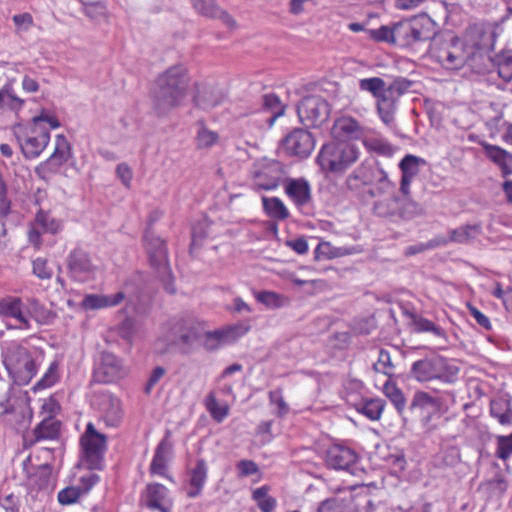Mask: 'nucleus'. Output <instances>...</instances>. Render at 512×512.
<instances>
[{
	"mask_svg": "<svg viewBox=\"0 0 512 512\" xmlns=\"http://www.w3.org/2000/svg\"><path fill=\"white\" fill-rule=\"evenodd\" d=\"M190 84L188 70L175 65L161 73L152 91V111L158 117L167 116L178 108L187 96Z\"/></svg>",
	"mask_w": 512,
	"mask_h": 512,
	"instance_id": "f257e3e1",
	"label": "nucleus"
},
{
	"mask_svg": "<svg viewBox=\"0 0 512 512\" xmlns=\"http://www.w3.org/2000/svg\"><path fill=\"white\" fill-rule=\"evenodd\" d=\"M40 353L17 343H6L1 347L2 363L13 383L27 385L35 377L41 363Z\"/></svg>",
	"mask_w": 512,
	"mask_h": 512,
	"instance_id": "f03ea898",
	"label": "nucleus"
},
{
	"mask_svg": "<svg viewBox=\"0 0 512 512\" xmlns=\"http://www.w3.org/2000/svg\"><path fill=\"white\" fill-rule=\"evenodd\" d=\"M459 367L451 360L433 355L415 361L410 369V375L418 382L440 380L443 383H454L459 374Z\"/></svg>",
	"mask_w": 512,
	"mask_h": 512,
	"instance_id": "7ed1b4c3",
	"label": "nucleus"
},
{
	"mask_svg": "<svg viewBox=\"0 0 512 512\" xmlns=\"http://www.w3.org/2000/svg\"><path fill=\"white\" fill-rule=\"evenodd\" d=\"M347 188L351 191H359L364 186H374L369 191L372 197L388 193L394 188L389 180L386 171L380 166L379 162L369 164L362 162L346 179Z\"/></svg>",
	"mask_w": 512,
	"mask_h": 512,
	"instance_id": "20e7f679",
	"label": "nucleus"
},
{
	"mask_svg": "<svg viewBox=\"0 0 512 512\" xmlns=\"http://www.w3.org/2000/svg\"><path fill=\"white\" fill-rule=\"evenodd\" d=\"M436 34V23L426 14L394 24L395 45L399 47H410L419 42L432 40Z\"/></svg>",
	"mask_w": 512,
	"mask_h": 512,
	"instance_id": "39448f33",
	"label": "nucleus"
},
{
	"mask_svg": "<svg viewBox=\"0 0 512 512\" xmlns=\"http://www.w3.org/2000/svg\"><path fill=\"white\" fill-rule=\"evenodd\" d=\"M360 156L357 145L350 142H332L325 144L317 156L322 169L332 173H342L354 164Z\"/></svg>",
	"mask_w": 512,
	"mask_h": 512,
	"instance_id": "423d86ee",
	"label": "nucleus"
},
{
	"mask_svg": "<svg viewBox=\"0 0 512 512\" xmlns=\"http://www.w3.org/2000/svg\"><path fill=\"white\" fill-rule=\"evenodd\" d=\"M494 41L495 34L492 31L477 30L475 37L465 43L468 56L465 66L478 74L491 72V66H493L491 51L494 48Z\"/></svg>",
	"mask_w": 512,
	"mask_h": 512,
	"instance_id": "0eeeda50",
	"label": "nucleus"
},
{
	"mask_svg": "<svg viewBox=\"0 0 512 512\" xmlns=\"http://www.w3.org/2000/svg\"><path fill=\"white\" fill-rule=\"evenodd\" d=\"M13 134L26 159H34L41 155L50 141V131L45 125L32 123L16 124Z\"/></svg>",
	"mask_w": 512,
	"mask_h": 512,
	"instance_id": "6e6552de",
	"label": "nucleus"
},
{
	"mask_svg": "<svg viewBox=\"0 0 512 512\" xmlns=\"http://www.w3.org/2000/svg\"><path fill=\"white\" fill-rule=\"evenodd\" d=\"M82 461L90 470H101L107 449V436L97 431L93 423H88L80 437Z\"/></svg>",
	"mask_w": 512,
	"mask_h": 512,
	"instance_id": "1a4fd4ad",
	"label": "nucleus"
},
{
	"mask_svg": "<svg viewBox=\"0 0 512 512\" xmlns=\"http://www.w3.org/2000/svg\"><path fill=\"white\" fill-rule=\"evenodd\" d=\"M432 55L445 69L459 70L467 63L465 44L458 37L452 36L444 40L441 46H432Z\"/></svg>",
	"mask_w": 512,
	"mask_h": 512,
	"instance_id": "9d476101",
	"label": "nucleus"
},
{
	"mask_svg": "<svg viewBox=\"0 0 512 512\" xmlns=\"http://www.w3.org/2000/svg\"><path fill=\"white\" fill-rule=\"evenodd\" d=\"M330 105L320 95H309L304 97L297 105V114L306 127H319L324 124L330 116Z\"/></svg>",
	"mask_w": 512,
	"mask_h": 512,
	"instance_id": "9b49d317",
	"label": "nucleus"
},
{
	"mask_svg": "<svg viewBox=\"0 0 512 512\" xmlns=\"http://www.w3.org/2000/svg\"><path fill=\"white\" fill-rule=\"evenodd\" d=\"M282 151L290 157L305 159L315 148V139L306 129L295 128L281 142Z\"/></svg>",
	"mask_w": 512,
	"mask_h": 512,
	"instance_id": "f8f14e48",
	"label": "nucleus"
},
{
	"mask_svg": "<svg viewBox=\"0 0 512 512\" xmlns=\"http://www.w3.org/2000/svg\"><path fill=\"white\" fill-rule=\"evenodd\" d=\"M283 167L275 160L263 161L254 166L252 180L254 190H274L283 178Z\"/></svg>",
	"mask_w": 512,
	"mask_h": 512,
	"instance_id": "ddd939ff",
	"label": "nucleus"
},
{
	"mask_svg": "<svg viewBox=\"0 0 512 512\" xmlns=\"http://www.w3.org/2000/svg\"><path fill=\"white\" fill-rule=\"evenodd\" d=\"M172 344L182 354L191 353L203 337V331L199 324L192 320H179L173 329Z\"/></svg>",
	"mask_w": 512,
	"mask_h": 512,
	"instance_id": "4468645a",
	"label": "nucleus"
},
{
	"mask_svg": "<svg viewBox=\"0 0 512 512\" xmlns=\"http://www.w3.org/2000/svg\"><path fill=\"white\" fill-rule=\"evenodd\" d=\"M126 374L123 362L111 352L104 351L95 362L93 379L98 383H113Z\"/></svg>",
	"mask_w": 512,
	"mask_h": 512,
	"instance_id": "2eb2a0df",
	"label": "nucleus"
},
{
	"mask_svg": "<svg viewBox=\"0 0 512 512\" xmlns=\"http://www.w3.org/2000/svg\"><path fill=\"white\" fill-rule=\"evenodd\" d=\"M143 239L151 265L157 269V271L166 273L168 271L169 262L165 241L155 235L151 229H146Z\"/></svg>",
	"mask_w": 512,
	"mask_h": 512,
	"instance_id": "dca6fc26",
	"label": "nucleus"
},
{
	"mask_svg": "<svg viewBox=\"0 0 512 512\" xmlns=\"http://www.w3.org/2000/svg\"><path fill=\"white\" fill-rule=\"evenodd\" d=\"M94 404L108 426H117L123 416L120 400L108 391H99L94 396Z\"/></svg>",
	"mask_w": 512,
	"mask_h": 512,
	"instance_id": "f3484780",
	"label": "nucleus"
},
{
	"mask_svg": "<svg viewBox=\"0 0 512 512\" xmlns=\"http://www.w3.org/2000/svg\"><path fill=\"white\" fill-rule=\"evenodd\" d=\"M67 268L70 277L79 282L88 280L95 270L88 253L82 249H75L69 254Z\"/></svg>",
	"mask_w": 512,
	"mask_h": 512,
	"instance_id": "a211bd4d",
	"label": "nucleus"
},
{
	"mask_svg": "<svg viewBox=\"0 0 512 512\" xmlns=\"http://www.w3.org/2000/svg\"><path fill=\"white\" fill-rule=\"evenodd\" d=\"M357 459L353 449L341 444L330 446L325 454L326 465L335 470L350 471Z\"/></svg>",
	"mask_w": 512,
	"mask_h": 512,
	"instance_id": "6ab92c4d",
	"label": "nucleus"
},
{
	"mask_svg": "<svg viewBox=\"0 0 512 512\" xmlns=\"http://www.w3.org/2000/svg\"><path fill=\"white\" fill-rule=\"evenodd\" d=\"M0 316L12 318L17 322L19 329L31 327L29 318L26 315V302L18 297H5L0 299Z\"/></svg>",
	"mask_w": 512,
	"mask_h": 512,
	"instance_id": "aec40b11",
	"label": "nucleus"
},
{
	"mask_svg": "<svg viewBox=\"0 0 512 512\" xmlns=\"http://www.w3.org/2000/svg\"><path fill=\"white\" fill-rule=\"evenodd\" d=\"M367 129L350 116L338 118L332 127V135L338 142L361 140Z\"/></svg>",
	"mask_w": 512,
	"mask_h": 512,
	"instance_id": "412c9836",
	"label": "nucleus"
},
{
	"mask_svg": "<svg viewBox=\"0 0 512 512\" xmlns=\"http://www.w3.org/2000/svg\"><path fill=\"white\" fill-rule=\"evenodd\" d=\"M142 503L150 510L168 512L171 506L168 489L159 483L148 484L142 497Z\"/></svg>",
	"mask_w": 512,
	"mask_h": 512,
	"instance_id": "4be33fe9",
	"label": "nucleus"
},
{
	"mask_svg": "<svg viewBox=\"0 0 512 512\" xmlns=\"http://www.w3.org/2000/svg\"><path fill=\"white\" fill-rule=\"evenodd\" d=\"M246 331L247 329H244L242 326H235L227 329L205 332L203 333V345L206 350L214 351L222 345L235 341L237 337L244 335Z\"/></svg>",
	"mask_w": 512,
	"mask_h": 512,
	"instance_id": "5701e85b",
	"label": "nucleus"
},
{
	"mask_svg": "<svg viewBox=\"0 0 512 512\" xmlns=\"http://www.w3.org/2000/svg\"><path fill=\"white\" fill-rule=\"evenodd\" d=\"M285 193L298 209L304 210L311 202V188L304 178L287 179L284 182Z\"/></svg>",
	"mask_w": 512,
	"mask_h": 512,
	"instance_id": "b1692460",
	"label": "nucleus"
},
{
	"mask_svg": "<svg viewBox=\"0 0 512 512\" xmlns=\"http://www.w3.org/2000/svg\"><path fill=\"white\" fill-rule=\"evenodd\" d=\"M223 101L224 94L219 89L205 84H195L193 102L196 107L208 111Z\"/></svg>",
	"mask_w": 512,
	"mask_h": 512,
	"instance_id": "393cba45",
	"label": "nucleus"
},
{
	"mask_svg": "<svg viewBox=\"0 0 512 512\" xmlns=\"http://www.w3.org/2000/svg\"><path fill=\"white\" fill-rule=\"evenodd\" d=\"M479 144L483 148L485 157L500 168L503 176L512 174V154L510 152L486 141H480Z\"/></svg>",
	"mask_w": 512,
	"mask_h": 512,
	"instance_id": "a878e982",
	"label": "nucleus"
},
{
	"mask_svg": "<svg viewBox=\"0 0 512 512\" xmlns=\"http://www.w3.org/2000/svg\"><path fill=\"white\" fill-rule=\"evenodd\" d=\"M192 7L203 17L221 19L227 26L234 27L235 20L217 4L216 0H191Z\"/></svg>",
	"mask_w": 512,
	"mask_h": 512,
	"instance_id": "bb28decb",
	"label": "nucleus"
},
{
	"mask_svg": "<svg viewBox=\"0 0 512 512\" xmlns=\"http://www.w3.org/2000/svg\"><path fill=\"white\" fill-rule=\"evenodd\" d=\"M421 162H424V160L412 154H407L400 161L399 168L402 173L400 191L403 196L409 195L411 181L419 173V164Z\"/></svg>",
	"mask_w": 512,
	"mask_h": 512,
	"instance_id": "cd10ccee",
	"label": "nucleus"
},
{
	"mask_svg": "<svg viewBox=\"0 0 512 512\" xmlns=\"http://www.w3.org/2000/svg\"><path fill=\"white\" fill-rule=\"evenodd\" d=\"M170 432L167 431L164 438L157 445L154 457L150 465L152 474L164 475L166 463L172 453V443L169 441Z\"/></svg>",
	"mask_w": 512,
	"mask_h": 512,
	"instance_id": "c85d7f7f",
	"label": "nucleus"
},
{
	"mask_svg": "<svg viewBox=\"0 0 512 512\" xmlns=\"http://www.w3.org/2000/svg\"><path fill=\"white\" fill-rule=\"evenodd\" d=\"M482 232L480 224L463 225L448 231V238L440 241L441 244L446 245L450 242L457 244H468L476 239Z\"/></svg>",
	"mask_w": 512,
	"mask_h": 512,
	"instance_id": "c756f323",
	"label": "nucleus"
},
{
	"mask_svg": "<svg viewBox=\"0 0 512 512\" xmlns=\"http://www.w3.org/2000/svg\"><path fill=\"white\" fill-rule=\"evenodd\" d=\"M397 109L398 100L386 93L376 100L377 114L381 121L389 128L395 126Z\"/></svg>",
	"mask_w": 512,
	"mask_h": 512,
	"instance_id": "7c9ffc66",
	"label": "nucleus"
},
{
	"mask_svg": "<svg viewBox=\"0 0 512 512\" xmlns=\"http://www.w3.org/2000/svg\"><path fill=\"white\" fill-rule=\"evenodd\" d=\"M125 298V294L119 291L113 295L88 294L82 300V307L87 310H96L118 305Z\"/></svg>",
	"mask_w": 512,
	"mask_h": 512,
	"instance_id": "2f4dec72",
	"label": "nucleus"
},
{
	"mask_svg": "<svg viewBox=\"0 0 512 512\" xmlns=\"http://www.w3.org/2000/svg\"><path fill=\"white\" fill-rule=\"evenodd\" d=\"M61 422L49 416L43 419L33 430L34 441L55 440L60 435Z\"/></svg>",
	"mask_w": 512,
	"mask_h": 512,
	"instance_id": "473e14b6",
	"label": "nucleus"
},
{
	"mask_svg": "<svg viewBox=\"0 0 512 512\" xmlns=\"http://www.w3.org/2000/svg\"><path fill=\"white\" fill-rule=\"evenodd\" d=\"M26 315L33 318L39 324H50L56 318V313L45 307L36 298H27Z\"/></svg>",
	"mask_w": 512,
	"mask_h": 512,
	"instance_id": "72a5a7b5",
	"label": "nucleus"
},
{
	"mask_svg": "<svg viewBox=\"0 0 512 512\" xmlns=\"http://www.w3.org/2000/svg\"><path fill=\"white\" fill-rule=\"evenodd\" d=\"M490 415L495 418L499 424L509 426L512 424V406L511 400L506 398H496L490 402Z\"/></svg>",
	"mask_w": 512,
	"mask_h": 512,
	"instance_id": "f704fd0d",
	"label": "nucleus"
},
{
	"mask_svg": "<svg viewBox=\"0 0 512 512\" xmlns=\"http://www.w3.org/2000/svg\"><path fill=\"white\" fill-rule=\"evenodd\" d=\"M208 467L204 459H198L195 467L190 471V490L188 496L196 497L200 494L206 479H207Z\"/></svg>",
	"mask_w": 512,
	"mask_h": 512,
	"instance_id": "c9c22d12",
	"label": "nucleus"
},
{
	"mask_svg": "<svg viewBox=\"0 0 512 512\" xmlns=\"http://www.w3.org/2000/svg\"><path fill=\"white\" fill-rule=\"evenodd\" d=\"M443 405V398L433 396L425 391H417L412 399L411 408H420L430 412H437Z\"/></svg>",
	"mask_w": 512,
	"mask_h": 512,
	"instance_id": "e433bc0d",
	"label": "nucleus"
},
{
	"mask_svg": "<svg viewBox=\"0 0 512 512\" xmlns=\"http://www.w3.org/2000/svg\"><path fill=\"white\" fill-rule=\"evenodd\" d=\"M361 140L368 151L382 156H392L395 151L394 147L387 140L378 135H367V132H365Z\"/></svg>",
	"mask_w": 512,
	"mask_h": 512,
	"instance_id": "4c0bfd02",
	"label": "nucleus"
},
{
	"mask_svg": "<svg viewBox=\"0 0 512 512\" xmlns=\"http://www.w3.org/2000/svg\"><path fill=\"white\" fill-rule=\"evenodd\" d=\"M265 213L273 219L284 220L289 217V212L283 201L277 197H262Z\"/></svg>",
	"mask_w": 512,
	"mask_h": 512,
	"instance_id": "58836bf2",
	"label": "nucleus"
},
{
	"mask_svg": "<svg viewBox=\"0 0 512 512\" xmlns=\"http://www.w3.org/2000/svg\"><path fill=\"white\" fill-rule=\"evenodd\" d=\"M496 70L499 77L508 82L512 79V53L503 52L493 57L491 71Z\"/></svg>",
	"mask_w": 512,
	"mask_h": 512,
	"instance_id": "ea45409f",
	"label": "nucleus"
},
{
	"mask_svg": "<svg viewBox=\"0 0 512 512\" xmlns=\"http://www.w3.org/2000/svg\"><path fill=\"white\" fill-rule=\"evenodd\" d=\"M261 99L263 110L271 113V115L267 119V122L269 123L270 126H272L274 121L278 117L283 115L284 107L281 104L279 97L273 93L265 94L262 96Z\"/></svg>",
	"mask_w": 512,
	"mask_h": 512,
	"instance_id": "a19ab883",
	"label": "nucleus"
},
{
	"mask_svg": "<svg viewBox=\"0 0 512 512\" xmlns=\"http://www.w3.org/2000/svg\"><path fill=\"white\" fill-rule=\"evenodd\" d=\"M269 491L270 487L264 485L252 492V499L262 512H273L276 508L277 501L274 497L268 495Z\"/></svg>",
	"mask_w": 512,
	"mask_h": 512,
	"instance_id": "79ce46f5",
	"label": "nucleus"
},
{
	"mask_svg": "<svg viewBox=\"0 0 512 512\" xmlns=\"http://www.w3.org/2000/svg\"><path fill=\"white\" fill-rule=\"evenodd\" d=\"M205 407L211 417L218 423H221L229 414V407L226 404H220L214 392H210L206 396Z\"/></svg>",
	"mask_w": 512,
	"mask_h": 512,
	"instance_id": "37998d69",
	"label": "nucleus"
},
{
	"mask_svg": "<svg viewBox=\"0 0 512 512\" xmlns=\"http://www.w3.org/2000/svg\"><path fill=\"white\" fill-rule=\"evenodd\" d=\"M399 198L392 196L376 201L373 206L374 214L379 217H392L398 214Z\"/></svg>",
	"mask_w": 512,
	"mask_h": 512,
	"instance_id": "c03bdc74",
	"label": "nucleus"
},
{
	"mask_svg": "<svg viewBox=\"0 0 512 512\" xmlns=\"http://www.w3.org/2000/svg\"><path fill=\"white\" fill-rule=\"evenodd\" d=\"M411 318L413 329L415 332H430L437 337L446 338L445 331L441 327L434 324L432 321L417 314H412Z\"/></svg>",
	"mask_w": 512,
	"mask_h": 512,
	"instance_id": "a18cd8bd",
	"label": "nucleus"
},
{
	"mask_svg": "<svg viewBox=\"0 0 512 512\" xmlns=\"http://www.w3.org/2000/svg\"><path fill=\"white\" fill-rule=\"evenodd\" d=\"M385 407V401L380 398L364 400L357 410L370 420H378Z\"/></svg>",
	"mask_w": 512,
	"mask_h": 512,
	"instance_id": "49530a36",
	"label": "nucleus"
},
{
	"mask_svg": "<svg viewBox=\"0 0 512 512\" xmlns=\"http://www.w3.org/2000/svg\"><path fill=\"white\" fill-rule=\"evenodd\" d=\"M256 299L269 309H278L289 304L288 297L272 291L258 292Z\"/></svg>",
	"mask_w": 512,
	"mask_h": 512,
	"instance_id": "de8ad7c7",
	"label": "nucleus"
},
{
	"mask_svg": "<svg viewBox=\"0 0 512 512\" xmlns=\"http://www.w3.org/2000/svg\"><path fill=\"white\" fill-rule=\"evenodd\" d=\"M359 88L371 93L377 100L386 93L387 83L380 77L364 78L359 81Z\"/></svg>",
	"mask_w": 512,
	"mask_h": 512,
	"instance_id": "09e8293b",
	"label": "nucleus"
},
{
	"mask_svg": "<svg viewBox=\"0 0 512 512\" xmlns=\"http://www.w3.org/2000/svg\"><path fill=\"white\" fill-rule=\"evenodd\" d=\"M347 254L344 248L334 247L330 242H320L314 250V259L317 261L323 259H333Z\"/></svg>",
	"mask_w": 512,
	"mask_h": 512,
	"instance_id": "8fccbe9b",
	"label": "nucleus"
},
{
	"mask_svg": "<svg viewBox=\"0 0 512 512\" xmlns=\"http://www.w3.org/2000/svg\"><path fill=\"white\" fill-rule=\"evenodd\" d=\"M384 394L393 403L398 412H402L406 406L403 392L392 382L387 381L383 387Z\"/></svg>",
	"mask_w": 512,
	"mask_h": 512,
	"instance_id": "3c124183",
	"label": "nucleus"
},
{
	"mask_svg": "<svg viewBox=\"0 0 512 512\" xmlns=\"http://www.w3.org/2000/svg\"><path fill=\"white\" fill-rule=\"evenodd\" d=\"M71 156V146L64 135H57L55 139V149L51 157L65 164Z\"/></svg>",
	"mask_w": 512,
	"mask_h": 512,
	"instance_id": "603ef678",
	"label": "nucleus"
},
{
	"mask_svg": "<svg viewBox=\"0 0 512 512\" xmlns=\"http://www.w3.org/2000/svg\"><path fill=\"white\" fill-rule=\"evenodd\" d=\"M62 165V163H60L58 160L50 156L47 160L41 162L38 166H36L35 174L40 179L47 181L49 180L51 175L58 173Z\"/></svg>",
	"mask_w": 512,
	"mask_h": 512,
	"instance_id": "864d4df0",
	"label": "nucleus"
},
{
	"mask_svg": "<svg viewBox=\"0 0 512 512\" xmlns=\"http://www.w3.org/2000/svg\"><path fill=\"white\" fill-rule=\"evenodd\" d=\"M350 501L351 498L346 500L339 496H334L321 502L317 512H347L348 502Z\"/></svg>",
	"mask_w": 512,
	"mask_h": 512,
	"instance_id": "5fc2aeb1",
	"label": "nucleus"
},
{
	"mask_svg": "<svg viewBox=\"0 0 512 512\" xmlns=\"http://www.w3.org/2000/svg\"><path fill=\"white\" fill-rule=\"evenodd\" d=\"M58 368L59 364L57 361H52L47 369V371L44 373V375L41 377V379L35 384L34 390H42L51 387L54 385L58 378Z\"/></svg>",
	"mask_w": 512,
	"mask_h": 512,
	"instance_id": "6e6d98bb",
	"label": "nucleus"
},
{
	"mask_svg": "<svg viewBox=\"0 0 512 512\" xmlns=\"http://www.w3.org/2000/svg\"><path fill=\"white\" fill-rule=\"evenodd\" d=\"M34 223L41 228L43 232L55 234L60 230V223L43 210L37 213Z\"/></svg>",
	"mask_w": 512,
	"mask_h": 512,
	"instance_id": "4d7b16f0",
	"label": "nucleus"
},
{
	"mask_svg": "<svg viewBox=\"0 0 512 512\" xmlns=\"http://www.w3.org/2000/svg\"><path fill=\"white\" fill-rule=\"evenodd\" d=\"M375 372L383 373L384 375L391 377L394 374V365L391 360L390 353L385 349H380L378 360L373 364Z\"/></svg>",
	"mask_w": 512,
	"mask_h": 512,
	"instance_id": "13d9d810",
	"label": "nucleus"
},
{
	"mask_svg": "<svg viewBox=\"0 0 512 512\" xmlns=\"http://www.w3.org/2000/svg\"><path fill=\"white\" fill-rule=\"evenodd\" d=\"M367 33L376 42H386L395 45L394 24L392 26L383 25L378 29H369Z\"/></svg>",
	"mask_w": 512,
	"mask_h": 512,
	"instance_id": "bf43d9fd",
	"label": "nucleus"
},
{
	"mask_svg": "<svg viewBox=\"0 0 512 512\" xmlns=\"http://www.w3.org/2000/svg\"><path fill=\"white\" fill-rule=\"evenodd\" d=\"M412 84V81L404 77L395 78L391 83L387 84L386 94L399 100V98L411 88Z\"/></svg>",
	"mask_w": 512,
	"mask_h": 512,
	"instance_id": "052dcab7",
	"label": "nucleus"
},
{
	"mask_svg": "<svg viewBox=\"0 0 512 512\" xmlns=\"http://www.w3.org/2000/svg\"><path fill=\"white\" fill-rule=\"evenodd\" d=\"M4 108L18 112L24 106L25 101L19 98L11 85H4Z\"/></svg>",
	"mask_w": 512,
	"mask_h": 512,
	"instance_id": "680f3d73",
	"label": "nucleus"
},
{
	"mask_svg": "<svg viewBox=\"0 0 512 512\" xmlns=\"http://www.w3.org/2000/svg\"><path fill=\"white\" fill-rule=\"evenodd\" d=\"M497 448L495 455L505 461L512 455V433L508 436H497Z\"/></svg>",
	"mask_w": 512,
	"mask_h": 512,
	"instance_id": "e2e57ef3",
	"label": "nucleus"
},
{
	"mask_svg": "<svg viewBox=\"0 0 512 512\" xmlns=\"http://www.w3.org/2000/svg\"><path fill=\"white\" fill-rule=\"evenodd\" d=\"M83 494L81 493L78 486H68L58 493V501L62 505H71L76 503Z\"/></svg>",
	"mask_w": 512,
	"mask_h": 512,
	"instance_id": "0e129e2a",
	"label": "nucleus"
},
{
	"mask_svg": "<svg viewBox=\"0 0 512 512\" xmlns=\"http://www.w3.org/2000/svg\"><path fill=\"white\" fill-rule=\"evenodd\" d=\"M405 198L400 201L399 200V210L398 214L400 217L404 219H410L414 217L415 215L420 214L421 207L418 203L414 201H410L407 196H404Z\"/></svg>",
	"mask_w": 512,
	"mask_h": 512,
	"instance_id": "69168bd1",
	"label": "nucleus"
},
{
	"mask_svg": "<svg viewBox=\"0 0 512 512\" xmlns=\"http://www.w3.org/2000/svg\"><path fill=\"white\" fill-rule=\"evenodd\" d=\"M15 25V32L18 35L28 32L34 24L33 17L30 13L16 14L12 17Z\"/></svg>",
	"mask_w": 512,
	"mask_h": 512,
	"instance_id": "338daca9",
	"label": "nucleus"
},
{
	"mask_svg": "<svg viewBox=\"0 0 512 512\" xmlns=\"http://www.w3.org/2000/svg\"><path fill=\"white\" fill-rule=\"evenodd\" d=\"M33 274L39 279H50L53 275L52 269L48 266L45 258L38 257L32 262Z\"/></svg>",
	"mask_w": 512,
	"mask_h": 512,
	"instance_id": "774afa93",
	"label": "nucleus"
}]
</instances>
